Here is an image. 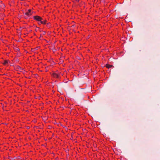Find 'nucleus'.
<instances>
[{
  "label": "nucleus",
  "mask_w": 160,
  "mask_h": 160,
  "mask_svg": "<svg viewBox=\"0 0 160 160\" xmlns=\"http://www.w3.org/2000/svg\"><path fill=\"white\" fill-rule=\"evenodd\" d=\"M33 18L36 20L40 22L41 20H42V18L38 16H33Z\"/></svg>",
  "instance_id": "nucleus-1"
},
{
  "label": "nucleus",
  "mask_w": 160,
  "mask_h": 160,
  "mask_svg": "<svg viewBox=\"0 0 160 160\" xmlns=\"http://www.w3.org/2000/svg\"><path fill=\"white\" fill-rule=\"evenodd\" d=\"M52 76L55 78H59V76L57 73H53L52 74Z\"/></svg>",
  "instance_id": "nucleus-2"
},
{
  "label": "nucleus",
  "mask_w": 160,
  "mask_h": 160,
  "mask_svg": "<svg viewBox=\"0 0 160 160\" xmlns=\"http://www.w3.org/2000/svg\"><path fill=\"white\" fill-rule=\"evenodd\" d=\"M31 9H29L28 11L25 13V14L28 16L31 15Z\"/></svg>",
  "instance_id": "nucleus-3"
},
{
  "label": "nucleus",
  "mask_w": 160,
  "mask_h": 160,
  "mask_svg": "<svg viewBox=\"0 0 160 160\" xmlns=\"http://www.w3.org/2000/svg\"><path fill=\"white\" fill-rule=\"evenodd\" d=\"M46 20H44L43 21L41 20L40 22V23L42 24H46Z\"/></svg>",
  "instance_id": "nucleus-4"
},
{
  "label": "nucleus",
  "mask_w": 160,
  "mask_h": 160,
  "mask_svg": "<svg viewBox=\"0 0 160 160\" xmlns=\"http://www.w3.org/2000/svg\"><path fill=\"white\" fill-rule=\"evenodd\" d=\"M112 65H106V67L108 68H110L111 67H112Z\"/></svg>",
  "instance_id": "nucleus-5"
},
{
  "label": "nucleus",
  "mask_w": 160,
  "mask_h": 160,
  "mask_svg": "<svg viewBox=\"0 0 160 160\" xmlns=\"http://www.w3.org/2000/svg\"><path fill=\"white\" fill-rule=\"evenodd\" d=\"M8 63V61L6 60H5L4 61V62H3V64L4 65H6V64Z\"/></svg>",
  "instance_id": "nucleus-6"
}]
</instances>
